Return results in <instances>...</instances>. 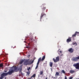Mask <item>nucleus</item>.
Wrapping results in <instances>:
<instances>
[{
	"mask_svg": "<svg viewBox=\"0 0 79 79\" xmlns=\"http://www.w3.org/2000/svg\"><path fill=\"white\" fill-rule=\"evenodd\" d=\"M40 63V62L38 61V62H37V65H39V64Z\"/></svg>",
	"mask_w": 79,
	"mask_h": 79,
	"instance_id": "obj_29",
	"label": "nucleus"
},
{
	"mask_svg": "<svg viewBox=\"0 0 79 79\" xmlns=\"http://www.w3.org/2000/svg\"><path fill=\"white\" fill-rule=\"evenodd\" d=\"M73 77H69V79H73Z\"/></svg>",
	"mask_w": 79,
	"mask_h": 79,
	"instance_id": "obj_27",
	"label": "nucleus"
},
{
	"mask_svg": "<svg viewBox=\"0 0 79 79\" xmlns=\"http://www.w3.org/2000/svg\"><path fill=\"white\" fill-rule=\"evenodd\" d=\"M56 59L55 58H53V60L54 61V63H56L60 61V56H57L56 57Z\"/></svg>",
	"mask_w": 79,
	"mask_h": 79,
	"instance_id": "obj_4",
	"label": "nucleus"
},
{
	"mask_svg": "<svg viewBox=\"0 0 79 79\" xmlns=\"http://www.w3.org/2000/svg\"><path fill=\"white\" fill-rule=\"evenodd\" d=\"M45 56H43L42 58L41 61H44V60L45 59Z\"/></svg>",
	"mask_w": 79,
	"mask_h": 79,
	"instance_id": "obj_17",
	"label": "nucleus"
},
{
	"mask_svg": "<svg viewBox=\"0 0 79 79\" xmlns=\"http://www.w3.org/2000/svg\"><path fill=\"white\" fill-rule=\"evenodd\" d=\"M34 60H33L31 62V61L29 60L30 64H32V63H34Z\"/></svg>",
	"mask_w": 79,
	"mask_h": 79,
	"instance_id": "obj_15",
	"label": "nucleus"
},
{
	"mask_svg": "<svg viewBox=\"0 0 79 79\" xmlns=\"http://www.w3.org/2000/svg\"><path fill=\"white\" fill-rule=\"evenodd\" d=\"M46 9V7H44L42 9V11L44 12V10Z\"/></svg>",
	"mask_w": 79,
	"mask_h": 79,
	"instance_id": "obj_18",
	"label": "nucleus"
},
{
	"mask_svg": "<svg viewBox=\"0 0 79 79\" xmlns=\"http://www.w3.org/2000/svg\"><path fill=\"white\" fill-rule=\"evenodd\" d=\"M60 56H63V55L62 54L60 55Z\"/></svg>",
	"mask_w": 79,
	"mask_h": 79,
	"instance_id": "obj_34",
	"label": "nucleus"
},
{
	"mask_svg": "<svg viewBox=\"0 0 79 79\" xmlns=\"http://www.w3.org/2000/svg\"><path fill=\"white\" fill-rule=\"evenodd\" d=\"M35 60V58L34 59V60Z\"/></svg>",
	"mask_w": 79,
	"mask_h": 79,
	"instance_id": "obj_42",
	"label": "nucleus"
},
{
	"mask_svg": "<svg viewBox=\"0 0 79 79\" xmlns=\"http://www.w3.org/2000/svg\"><path fill=\"white\" fill-rule=\"evenodd\" d=\"M4 72H5V73H6V72H7V71L5 70L4 71Z\"/></svg>",
	"mask_w": 79,
	"mask_h": 79,
	"instance_id": "obj_33",
	"label": "nucleus"
},
{
	"mask_svg": "<svg viewBox=\"0 0 79 79\" xmlns=\"http://www.w3.org/2000/svg\"><path fill=\"white\" fill-rule=\"evenodd\" d=\"M22 66H23V65H20V68H21V69H20L21 71V70H22Z\"/></svg>",
	"mask_w": 79,
	"mask_h": 79,
	"instance_id": "obj_28",
	"label": "nucleus"
},
{
	"mask_svg": "<svg viewBox=\"0 0 79 79\" xmlns=\"http://www.w3.org/2000/svg\"><path fill=\"white\" fill-rule=\"evenodd\" d=\"M75 71L74 70H70L69 71L70 73H71V74H73L74 73H75Z\"/></svg>",
	"mask_w": 79,
	"mask_h": 79,
	"instance_id": "obj_12",
	"label": "nucleus"
},
{
	"mask_svg": "<svg viewBox=\"0 0 79 79\" xmlns=\"http://www.w3.org/2000/svg\"><path fill=\"white\" fill-rule=\"evenodd\" d=\"M39 66V65H37L36 67L35 68V69H37V68H38V67Z\"/></svg>",
	"mask_w": 79,
	"mask_h": 79,
	"instance_id": "obj_26",
	"label": "nucleus"
},
{
	"mask_svg": "<svg viewBox=\"0 0 79 79\" xmlns=\"http://www.w3.org/2000/svg\"><path fill=\"white\" fill-rule=\"evenodd\" d=\"M52 77V78H53V77Z\"/></svg>",
	"mask_w": 79,
	"mask_h": 79,
	"instance_id": "obj_41",
	"label": "nucleus"
},
{
	"mask_svg": "<svg viewBox=\"0 0 79 79\" xmlns=\"http://www.w3.org/2000/svg\"><path fill=\"white\" fill-rule=\"evenodd\" d=\"M19 74L20 76H23V72L21 71H20L19 72Z\"/></svg>",
	"mask_w": 79,
	"mask_h": 79,
	"instance_id": "obj_14",
	"label": "nucleus"
},
{
	"mask_svg": "<svg viewBox=\"0 0 79 79\" xmlns=\"http://www.w3.org/2000/svg\"><path fill=\"white\" fill-rule=\"evenodd\" d=\"M35 76H36V74H34L32 76H31V77L30 78L31 79H32V77H35Z\"/></svg>",
	"mask_w": 79,
	"mask_h": 79,
	"instance_id": "obj_13",
	"label": "nucleus"
},
{
	"mask_svg": "<svg viewBox=\"0 0 79 79\" xmlns=\"http://www.w3.org/2000/svg\"><path fill=\"white\" fill-rule=\"evenodd\" d=\"M46 14L45 13H42L40 16V21H44V19L46 17Z\"/></svg>",
	"mask_w": 79,
	"mask_h": 79,
	"instance_id": "obj_2",
	"label": "nucleus"
},
{
	"mask_svg": "<svg viewBox=\"0 0 79 79\" xmlns=\"http://www.w3.org/2000/svg\"><path fill=\"white\" fill-rule=\"evenodd\" d=\"M59 52L60 53H62V51H60Z\"/></svg>",
	"mask_w": 79,
	"mask_h": 79,
	"instance_id": "obj_31",
	"label": "nucleus"
},
{
	"mask_svg": "<svg viewBox=\"0 0 79 79\" xmlns=\"http://www.w3.org/2000/svg\"><path fill=\"white\" fill-rule=\"evenodd\" d=\"M44 4H43L42 5H43Z\"/></svg>",
	"mask_w": 79,
	"mask_h": 79,
	"instance_id": "obj_45",
	"label": "nucleus"
},
{
	"mask_svg": "<svg viewBox=\"0 0 79 79\" xmlns=\"http://www.w3.org/2000/svg\"><path fill=\"white\" fill-rule=\"evenodd\" d=\"M27 79H31V78H28Z\"/></svg>",
	"mask_w": 79,
	"mask_h": 79,
	"instance_id": "obj_38",
	"label": "nucleus"
},
{
	"mask_svg": "<svg viewBox=\"0 0 79 79\" xmlns=\"http://www.w3.org/2000/svg\"><path fill=\"white\" fill-rule=\"evenodd\" d=\"M54 79H55V77H54Z\"/></svg>",
	"mask_w": 79,
	"mask_h": 79,
	"instance_id": "obj_40",
	"label": "nucleus"
},
{
	"mask_svg": "<svg viewBox=\"0 0 79 79\" xmlns=\"http://www.w3.org/2000/svg\"><path fill=\"white\" fill-rule=\"evenodd\" d=\"M60 50V49H59L57 51V52H59Z\"/></svg>",
	"mask_w": 79,
	"mask_h": 79,
	"instance_id": "obj_35",
	"label": "nucleus"
},
{
	"mask_svg": "<svg viewBox=\"0 0 79 79\" xmlns=\"http://www.w3.org/2000/svg\"><path fill=\"white\" fill-rule=\"evenodd\" d=\"M50 69H51V71H53V70H52V68H51Z\"/></svg>",
	"mask_w": 79,
	"mask_h": 79,
	"instance_id": "obj_32",
	"label": "nucleus"
},
{
	"mask_svg": "<svg viewBox=\"0 0 79 79\" xmlns=\"http://www.w3.org/2000/svg\"><path fill=\"white\" fill-rule=\"evenodd\" d=\"M3 64H0V68H2L3 67Z\"/></svg>",
	"mask_w": 79,
	"mask_h": 79,
	"instance_id": "obj_22",
	"label": "nucleus"
},
{
	"mask_svg": "<svg viewBox=\"0 0 79 79\" xmlns=\"http://www.w3.org/2000/svg\"><path fill=\"white\" fill-rule=\"evenodd\" d=\"M23 64L24 65H29L30 63L29 62V59H26L24 62Z\"/></svg>",
	"mask_w": 79,
	"mask_h": 79,
	"instance_id": "obj_3",
	"label": "nucleus"
},
{
	"mask_svg": "<svg viewBox=\"0 0 79 79\" xmlns=\"http://www.w3.org/2000/svg\"><path fill=\"white\" fill-rule=\"evenodd\" d=\"M34 60H33L31 62V61L29 60L30 64H32V63H34Z\"/></svg>",
	"mask_w": 79,
	"mask_h": 79,
	"instance_id": "obj_16",
	"label": "nucleus"
},
{
	"mask_svg": "<svg viewBox=\"0 0 79 79\" xmlns=\"http://www.w3.org/2000/svg\"><path fill=\"white\" fill-rule=\"evenodd\" d=\"M24 60H20L19 62L20 64H22L23 63V62H24Z\"/></svg>",
	"mask_w": 79,
	"mask_h": 79,
	"instance_id": "obj_10",
	"label": "nucleus"
},
{
	"mask_svg": "<svg viewBox=\"0 0 79 79\" xmlns=\"http://www.w3.org/2000/svg\"><path fill=\"white\" fill-rule=\"evenodd\" d=\"M62 73H64V74H65V72L64 71V70H62Z\"/></svg>",
	"mask_w": 79,
	"mask_h": 79,
	"instance_id": "obj_25",
	"label": "nucleus"
},
{
	"mask_svg": "<svg viewBox=\"0 0 79 79\" xmlns=\"http://www.w3.org/2000/svg\"><path fill=\"white\" fill-rule=\"evenodd\" d=\"M27 76H29V74H30V73H29V72H27Z\"/></svg>",
	"mask_w": 79,
	"mask_h": 79,
	"instance_id": "obj_21",
	"label": "nucleus"
},
{
	"mask_svg": "<svg viewBox=\"0 0 79 79\" xmlns=\"http://www.w3.org/2000/svg\"><path fill=\"white\" fill-rule=\"evenodd\" d=\"M18 71V67L15 66L14 67V69H11L9 70V71L6 73H3L1 74L0 79H2L6 76L8 75H11L12 73H14L15 72H17Z\"/></svg>",
	"mask_w": 79,
	"mask_h": 79,
	"instance_id": "obj_1",
	"label": "nucleus"
},
{
	"mask_svg": "<svg viewBox=\"0 0 79 79\" xmlns=\"http://www.w3.org/2000/svg\"><path fill=\"white\" fill-rule=\"evenodd\" d=\"M68 51L70 53H73L74 52V49H73L72 48H71L69 49Z\"/></svg>",
	"mask_w": 79,
	"mask_h": 79,
	"instance_id": "obj_7",
	"label": "nucleus"
},
{
	"mask_svg": "<svg viewBox=\"0 0 79 79\" xmlns=\"http://www.w3.org/2000/svg\"><path fill=\"white\" fill-rule=\"evenodd\" d=\"M40 77V75H38V77Z\"/></svg>",
	"mask_w": 79,
	"mask_h": 79,
	"instance_id": "obj_37",
	"label": "nucleus"
},
{
	"mask_svg": "<svg viewBox=\"0 0 79 79\" xmlns=\"http://www.w3.org/2000/svg\"><path fill=\"white\" fill-rule=\"evenodd\" d=\"M79 59V56L75 57H73L72 59L73 61H77Z\"/></svg>",
	"mask_w": 79,
	"mask_h": 79,
	"instance_id": "obj_6",
	"label": "nucleus"
},
{
	"mask_svg": "<svg viewBox=\"0 0 79 79\" xmlns=\"http://www.w3.org/2000/svg\"><path fill=\"white\" fill-rule=\"evenodd\" d=\"M77 34H79V32L76 31L74 34L73 35L72 37H76V35H77Z\"/></svg>",
	"mask_w": 79,
	"mask_h": 79,
	"instance_id": "obj_9",
	"label": "nucleus"
},
{
	"mask_svg": "<svg viewBox=\"0 0 79 79\" xmlns=\"http://www.w3.org/2000/svg\"><path fill=\"white\" fill-rule=\"evenodd\" d=\"M73 66L75 67L76 69H79V62L74 64Z\"/></svg>",
	"mask_w": 79,
	"mask_h": 79,
	"instance_id": "obj_5",
	"label": "nucleus"
},
{
	"mask_svg": "<svg viewBox=\"0 0 79 79\" xmlns=\"http://www.w3.org/2000/svg\"><path fill=\"white\" fill-rule=\"evenodd\" d=\"M73 44L74 45H75H75L76 46L77 45V43H76V42H75V43H73Z\"/></svg>",
	"mask_w": 79,
	"mask_h": 79,
	"instance_id": "obj_24",
	"label": "nucleus"
},
{
	"mask_svg": "<svg viewBox=\"0 0 79 79\" xmlns=\"http://www.w3.org/2000/svg\"><path fill=\"white\" fill-rule=\"evenodd\" d=\"M29 56H31V55H29Z\"/></svg>",
	"mask_w": 79,
	"mask_h": 79,
	"instance_id": "obj_44",
	"label": "nucleus"
},
{
	"mask_svg": "<svg viewBox=\"0 0 79 79\" xmlns=\"http://www.w3.org/2000/svg\"><path fill=\"white\" fill-rule=\"evenodd\" d=\"M48 79V77H46V78L44 79Z\"/></svg>",
	"mask_w": 79,
	"mask_h": 79,
	"instance_id": "obj_36",
	"label": "nucleus"
},
{
	"mask_svg": "<svg viewBox=\"0 0 79 79\" xmlns=\"http://www.w3.org/2000/svg\"><path fill=\"white\" fill-rule=\"evenodd\" d=\"M55 76L56 77H57V76H60V73H59L58 72H56L55 75Z\"/></svg>",
	"mask_w": 79,
	"mask_h": 79,
	"instance_id": "obj_11",
	"label": "nucleus"
},
{
	"mask_svg": "<svg viewBox=\"0 0 79 79\" xmlns=\"http://www.w3.org/2000/svg\"><path fill=\"white\" fill-rule=\"evenodd\" d=\"M41 61V57L38 60V61H39L40 62V61Z\"/></svg>",
	"mask_w": 79,
	"mask_h": 79,
	"instance_id": "obj_23",
	"label": "nucleus"
},
{
	"mask_svg": "<svg viewBox=\"0 0 79 79\" xmlns=\"http://www.w3.org/2000/svg\"><path fill=\"white\" fill-rule=\"evenodd\" d=\"M27 48H28V47H27Z\"/></svg>",
	"mask_w": 79,
	"mask_h": 79,
	"instance_id": "obj_43",
	"label": "nucleus"
},
{
	"mask_svg": "<svg viewBox=\"0 0 79 79\" xmlns=\"http://www.w3.org/2000/svg\"><path fill=\"white\" fill-rule=\"evenodd\" d=\"M50 67H52L53 66V63L52 62H50Z\"/></svg>",
	"mask_w": 79,
	"mask_h": 79,
	"instance_id": "obj_19",
	"label": "nucleus"
},
{
	"mask_svg": "<svg viewBox=\"0 0 79 79\" xmlns=\"http://www.w3.org/2000/svg\"><path fill=\"white\" fill-rule=\"evenodd\" d=\"M66 42H67V43H69V42H71V38H69L68 39H67Z\"/></svg>",
	"mask_w": 79,
	"mask_h": 79,
	"instance_id": "obj_8",
	"label": "nucleus"
},
{
	"mask_svg": "<svg viewBox=\"0 0 79 79\" xmlns=\"http://www.w3.org/2000/svg\"><path fill=\"white\" fill-rule=\"evenodd\" d=\"M43 71H40V75H42V74H43Z\"/></svg>",
	"mask_w": 79,
	"mask_h": 79,
	"instance_id": "obj_20",
	"label": "nucleus"
},
{
	"mask_svg": "<svg viewBox=\"0 0 79 79\" xmlns=\"http://www.w3.org/2000/svg\"><path fill=\"white\" fill-rule=\"evenodd\" d=\"M24 42H25V43H26V41H24Z\"/></svg>",
	"mask_w": 79,
	"mask_h": 79,
	"instance_id": "obj_39",
	"label": "nucleus"
},
{
	"mask_svg": "<svg viewBox=\"0 0 79 79\" xmlns=\"http://www.w3.org/2000/svg\"><path fill=\"white\" fill-rule=\"evenodd\" d=\"M30 69H31V67H29L27 69V70H28V71H29V70Z\"/></svg>",
	"mask_w": 79,
	"mask_h": 79,
	"instance_id": "obj_30",
	"label": "nucleus"
}]
</instances>
